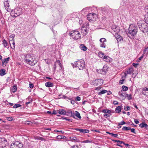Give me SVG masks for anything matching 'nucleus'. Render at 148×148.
I'll list each match as a JSON object with an SVG mask.
<instances>
[{"label": "nucleus", "instance_id": "nucleus-1", "mask_svg": "<svg viewBox=\"0 0 148 148\" xmlns=\"http://www.w3.org/2000/svg\"><path fill=\"white\" fill-rule=\"evenodd\" d=\"M24 62L31 66H34L37 63L35 56L32 54H27L24 55Z\"/></svg>", "mask_w": 148, "mask_h": 148}, {"label": "nucleus", "instance_id": "nucleus-2", "mask_svg": "<svg viewBox=\"0 0 148 148\" xmlns=\"http://www.w3.org/2000/svg\"><path fill=\"white\" fill-rule=\"evenodd\" d=\"M137 32V29L136 27L134 24L130 25L128 29V32L127 35L129 37L131 36H134Z\"/></svg>", "mask_w": 148, "mask_h": 148}, {"label": "nucleus", "instance_id": "nucleus-3", "mask_svg": "<svg viewBox=\"0 0 148 148\" xmlns=\"http://www.w3.org/2000/svg\"><path fill=\"white\" fill-rule=\"evenodd\" d=\"M75 67L78 68L79 70H83L85 67L84 61L82 60H77V61L74 62Z\"/></svg>", "mask_w": 148, "mask_h": 148}, {"label": "nucleus", "instance_id": "nucleus-4", "mask_svg": "<svg viewBox=\"0 0 148 148\" xmlns=\"http://www.w3.org/2000/svg\"><path fill=\"white\" fill-rule=\"evenodd\" d=\"M142 21L138 22L137 24L140 29L144 33L148 32V25L147 23H142Z\"/></svg>", "mask_w": 148, "mask_h": 148}, {"label": "nucleus", "instance_id": "nucleus-5", "mask_svg": "<svg viewBox=\"0 0 148 148\" xmlns=\"http://www.w3.org/2000/svg\"><path fill=\"white\" fill-rule=\"evenodd\" d=\"M22 13V9L18 8L12 10L11 15L12 17H16L19 16Z\"/></svg>", "mask_w": 148, "mask_h": 148}, {"label": "nucleus", "instance_id": "nucleus-6", "mask_svg": "<svg viewBox=\"0 0 148 148\" xmlns=\"http://www.w3.org/2000/svg\"><path fill=\"white\" fill-rule=\"evenodd\" d=\"M23 144L21 142L15 141L10 145V148H22Z\"/></svg>", "mask_w": 148, "mask_h": 148}, {"label": "nucleus", "instance_id": "nucleus-7", "mask_svg": "<svg viewBox=\"0 0 148 148\" xmlns=\"http://www.w3.org/2000/svg\"><path fill=\"white\" fill-rule=\"evenodd\" d=\"M69 36L73 37H81V35L79 32L77 30L71 31L69 33Z\"/></svg>", "mask_w": 148, "mask_h": 148}, {"label": "nucleus", "instance_id": "nucleus-8", "mask_svg": "<svg viewBox=\"0 0 148 148\" xmlns=\"http://www.w3.org/2000/svg\"><path fill=\"white\" fill-rule=\"evenodd\" d=\"M7 144V141L6 139L0 138V148L5 147Z\"/></svg>", "mask_w": 148, "mask_h": 148}, {"label": "nucleus", "instance_id": "nucleus-9", "mask_svg": "<svg viewBox=\"0 0 148 148\" xmlns=\"http://www.w3.org/2000/svg\"><path fill=\"white\" fill-rule=\"evenodd\" d=\"M103 80L101 79H98L93 80L92 83L95 86H100L101 85V83H103Z\"/></svg>", "mask_w": 148, "mask_h": 148}, {"label": "nucleus", "instance_id": "nucleus-10", "mask_svg": "<svg viewBox=\"0 0 148 148\" xmlns=\"http://www.w3.org/2000/svg\"><path fill=\"white\" fill-rule=\"evenodd\" d=\"M108 70L107 66L106 65H104L102 69H99L98 71V72L102 75H104L107 72Z\"/></svg>", "mask_w": 148, "mask_h": 148}, {"label": "nucleus", "instance_id": "nucleus-11", "mask_svg": "<svg viewBox=\"0 0 148 148\" xmlns=\"http://www.w3.org/2000/svg\"><path fill=\"white\" fill-rule=\"evenodd\" d=\"M74 130H75L79 131L80 133L85 134L88 133L89 132V130L87 129H80L78 128H75Z\"/></svg>", "mask_w": 148, "mask_h": 148}, {"label": "nucleus", "instance_id": "nucleus-12", "mask_svg": "<svg viewBox=\"0 0 148 148\" xmlns=\"http://www.w3.org/2000/svg\"><path fill=\"white\" fill-rule=\"evenodd\" d=\"M4 6L7 11L8 12L10 11V8L9 1L8 0H6L4 2Z\"/></svg>", "mask_w": 148, "mask_h": 148}, {"label": "nucleus", "instance_id": "nucleus-13", "mask_svg": "<svg viewBox=\"0 0 148 148\" xmlns=\"http://www.w3.org/2000/svg\"><path fill=\"white\" fill-rule=\"evenodd\" d=\"M65 115L67 116H70L71 117H72L74 118H75L74 113L71 110H67L66 111Z\"/></svg>", "mask_w": 148, "mask_h": 148}, {"label": "nucleus", "instance_id": "nucleus-14", "mask_svg": "<svg viewBox=\"0 0 148 148\" xmlns=\"http://www.w3.org/2000/svg\"><path fill=\"white\" fill-rule=\"evenodd\" d=\"M99 40L101 43L100 47H101L105 48L106 46L105 43V42H106V39L104 38H102L100 39Z\"/></svg>", "mask_w": 148, "mask_h": 148}, {"label": "nucleus", "instance_id": "nucleus-15", "mask_svg": "<svg viewBox=\"0 0 148 148\" xmlns=\"http://www.w3.org/2000/svg\"><path fill=\"white\" fill-rule=\"evenodd\" d=\"M94 14L93 13L92 14V13H90L87 15V19L89 21L91 22L92 21H94Z\"/></svg>", "mask_w": 148, "mask_h": 148}, {"label": "nucleus", "instance_id": "nucleus-16", "mask_svg": "<svg viewBox=\"0 0 148 148\" xmlns=\"http://www.w3.org/2000/svg\"><path fill=\"white\" fill-rule=\"evenodd\" d=\"M81 33L83 36H85L87 34V32L86 27H82L81 28Z\"/></svg>", "mask_w": 148, "mask_h": 148}, {"label": "nucleus", "instance_id": "nucleus-17", "mask_svg": "<svg viewBox=\"0 0 148 148\" xmlns=\"http://www.w3.org/2000/svg\"><path fill=\"white\" fill-rule=\"evenodd\" d=\"M111 29L116 33H117L118 32H119V27L116 25L112 26L111 27Z\"/></svg>", "mask_w": 148, "mask_h": 148}, {"label": "nucleus", "instance_id": "nucleus-18", "mask_svg": "<svg viewBox=\"0 0 148 148\" xmlns=\"http://www.w3.org/2000/svg\"><path fill=\"white\" fill-rule=\"evenodd\" d=\"M103 60L107 62H110L112 60V59L109 57L108 56L105 55L103 58Z\"/></svg>", "mask_w": 148, "mask_h": 148}, {"label": "nucleus", "instance_id": "nucleus-19", "mask_svg": "<svg viewBox=\"0 0 148 148\" xmlns=\"http://www.w3.org/2000/svg\"><path fill=\"white\" fill-rule=\"evenodd\" d=\"M101 10L103 11L104 14H106L108 12V7H102L101 8Z\"/></svg>", "mask_w": 148, "mask_h": 148}, {"label": "nucleus", "instance_id": "nucleus-20", "mask_svg": "<svg viewBox=\"0 0 148 148\" xmlns=\"http://www.w3.org/2000/svg\"><path fill=\"white\" fill-rule=\"evenodd\" d=\"M71 140L72 142H79V140L77 139L76 137L71 136L70 137Z\"/></svg>", "mask_w": 148, "mask_h": 148}, {"label": "nucleus", "instance_id": "nucleus-21", "mask_svg": "<svg viewBox=\"0 0 148 148\" xmlns=\"http://www.w3.org/2000/svg\"><path fill=\"white\" fill-rule=\"evenodd\" d=\"M142 93L143 95H147L148 94V88L146 87L143 88L142 91Z\"/></svg>", "mask_w": 148, "mask_h": 148}, {"label": "nucleus", "instance_id": "nucleus-22", "mask_svg": "<svg viewBox=\"0 0 148 148\" xmlns=\"http://www.w3.org/2000/svg\"><path fill=\"white\" fill-rule=\"evenodd\" d=\"M10 59V58L8 57V58L4 59L3 60H2V64L3 65L5 64V65H6V64L8 63V62Z\"/></svg>", "mask_w": 148, "mask_h": 148}, {"label": "nucleus", "instance_id": "nucleus-23", "mask_svg": "<svg viewBox=\"0 0 148 148\" xmlns=\"http://www.w3.org/2000/svg\"><path fill=\"white\" fill-rule=\"evenodd\" d=\"M148 125L145 122H143L139 124V126L141 128H147Z\"/></svg>", "mask_w": 148, "mask_h": 148}, {"label": "nucleus", "instance_id": "nucleus-24", "mask_svg": "<svg viewBox=\"0 0 148 148\" xmlns=\"http://www.w3.org/2000/svg\"><path fill=\"white\" fill-rule=\"evenodd\" d=\"M134 71L133 68V67H131L127 71V73H125V75L127 74H130Z\"/></svg>", "mask_w": 148, "mask_h": 148}, {"label": "nucleus", "instance_id": "nucleus-25", "mask_svg": "<svg viewBox=\"0 0 148 148\" xmlns=\"http://www.w3.org/2000/svg\"><path fill=\"white\" fill-rule=\"evenodd\" d=\"M58 113L60 114L65 115L66 110L63 109H60L58 110Z\"/></svg>", "mask_w": 148, "mask_h": 148}, {"label": "nucleus", "instance_id": "nucleus-26", "mask_svg": "<svg viewBox=\"0 0 148 148\" xmlns=\"http://www.w3.org/2000/svg\"><path fill=\"white\" fill-rule=\"evenodd\" d=\"M53 83H51L50 82H46L45 84V86L47 87H53Z\"/></svg>", "mask_w": 148, "mask_h": 148}, {"label": "nucleus", "instance_id": "nucleus-27", "mask_svg": "<svg viewBox=\"0 0 148 148\" xmlns=\"http://www.w3.org/2000/svg\"><path fill=\"white\" fill-rule=\"evenodd\" d=\"M112 141H113L114 142H116L117 143H118V144L116 145L117 146L121 147H123V146L122 145H121L122 144V142H121V141L116 140H112Z\"/></svg>", "mask_w": 148, "mask_h": 148}, {"label": "nucleus", "instance_id": "nucleus-28", "mask_svg": "<svg viewBox=\"0 0 148 148\" xmlns=\"http://www.w3.org/2000/svg\"><path fill=\"white\" fill-rule=\"evenodd\" d=\"M121 108L120 106H118L116 108L115 110V112L116 113H119L121 111Z\"/></svg>", "mask_w": 148, "mask_h": 148}, {"label": "nucleus", "instance_id": "nucleus-29", "mask_svg": "<svg viewBox=\"0 0 148 148\" xmlns=\"http://www.w3.org/2000/svg\"><path fill=\"white\" fill-rule=\"evenodd\" d=\"M80 48L82 50L85 51L87 50V47L83 44H81Z\"/></svg>", "mask_w": 148, "mask_h": 148}, {"label": "nucleus", "instance_id": "nucleus-30", "mask_svg": "<svg viewBox=\"0 0 148 148\" xmlns=\"http://www.w3.org/2000/svg\"><path fill=\"white\" fill-rule=\"evenodd\" d=\"M17 88L16 86H14L11 89V91L13 93H15L17 90Z\"/></svg>", "mask_w": 148, "mask_h": 148}, {"label": "nucleus", "instance_id": "nucleus-31", "mask_svg": "<svg viewBox=\"0 0 148 148\" xmlns=\"http://www.w3.org/2000/svg\"><path fill=\"white\" fill-rule=\"evenodd\" d=\"M5 70L4 69H1L0 71V75L1 76H3L5 74Z\"/></svg>", "mask_w": 148, "mask_h": 148}, {"label": "nucleus", "instance_id": "nucleus-32", "mask_svg": "<svg viewBox=\"0 0 148 148\" xmlns=\"http://www.w3.org/2000/svg\"><path fill=\"white\" fill-rule=\"evenodd\" d=\"M105 54L103 53L101 51H100L98 53V56L101 58L103 59V57L105 56Z\"/></svg>", "mask_w": 148, "mask_h": 148}, {"label": "nucleus", "instance_id": "nucleus-33", "mask_svg": "<svg viewBox=\"0 0 148 148\" xmlns=\"http://www.w3.org/2000/svg\"><path fill=\"white\" fill-rule=\"evenodd\" d=\"M106 133L109 134L110 135L113 137L116 138L118 136V134H114L109 132H107Z\"/></svg>", "mask_w": 148, "mask_h": 148}, {"label": "nucleus", "instance_id": "nucleus-34", "mask_svg": "<svg viewBox=\"0 0 148 148\" xmlns=\"http://www.w3.org/2000/svg\"><path fill=\"white\" fill-rule=\"evenodd\" d=\"M102 112L105 113L110 114L111 112V111L110 110H108L107 109H103L102 111Z\"/></svg>", "mask_w": 148, "mask_h": 148}, {"label": "nucleus", "instance_id": "nucleus-35", "mask_svg": "<svg viewBox=\"0 0 148 148\" xmlns=\"http://www.w3.org/2000/svg\"><path fill=\"white\" fill-rule=\"evenodd\" d=\"M75 115L79 119H81V118L80 114L77 111H76L75 112V114H74V115Z\"/></svg>", "mask_w": 148, "mask_h": 148}, {"label": "nucleus", "instance_id": "nucleus-36", "mask_svg": "<svg viewBox=\"0 0 148 148\" xmlns=\"http://www.w3.org/2000/svg\"><path fill=\"white\" fill-rule=\"evenodd\" d=\"M145 23L148 24V12L145 16Z\"/></svg>", "mask_w": 148, "mask_h": 148}, {"label": "nucleus", "instance_id": "nucleus-37", "mask_svg": "<svg viewBox=\"0 0 148 148\" xmlns=\"http://www.w3.org/2000/svg\"><path fill=\"white\" fill-rule=\"evenodd\" d=\"M3 43L4 46V47H5L8 48V47H7L8 44L6 41L4 39L3 40Z\"/></svg>", "mask_w": 148, "mask_h": 148}, {"label": "nucleus", "instance_id": "nucleus-38", "mask_svg": "<svg viewBox=\"0 0 148 148\" xmlns=\"http://www.w3.org/2000/svg\"><path fill=\"white\" fill-rule=\"evenodd\" d=\"M11 38V39L12 40H11V42L12 41V44L13 45V47H11V48L12 49H14L15 47V43L14 41V38Z\"/></svg>", "mask_w": 148, "mask_h": 148}, {"label": "nucleus", "instance_id": "nucleus-39", "mask_svg": "<svg viewBox=\"0 0 148 148\" xmlns=\"http://www.w3.org/2000/svg\"><path fill=\"white\" fill-rule=\"evenodd\" d=\"M107 92V91L106 90H102L100 92H99L98 94L99 95H101L102 94L106 93Z\"/></svg>", "mask_w": 148, "mask_h": 148}, {"label": "nucleus", "instance_id": "nucleus-40", "mask_svg": "<svg viewBox=\"0 0 148 148\" xmlns=\"http://www.w3.org/2000/svg\"><path fill=\"white\" fill-rule=\"evenodd\" d=\"M116 40H117L118 42H121L123 41L122 38H116Z\"/></svg>", "mask_w": 148, "mask_h": 148}, {"label": "nucleus", "instance_id": "nucleus-41", "mask_svg": "<svg viewBox=\"0 0 148 148\" xmlns=\"http://www.w3.org/2000/svg\"><path fill=\"white\" fill-rule=\"evenodd\" d=\"M122 89L123 91H125L128 90V87L125 86H123L122 87Z\"/></svg>", "mask_w": 148, "mask_h": 148}, {"label": "nucleus", "instance_id": "nucleus-42", "mask_svg": "<svg viewBox=\"0 0 148 148\" xmlns=\"http://www.w3.org/2000/svg\"><path fill=\"white\" fill-rule=\"evenodd\" d=\"M130 127H128L126 126L122 128L123 131H128L130 130Z\"/></svg>", "mask_w": 148, "mask_h": 148}, {"label": "nucleus", "instance_id": "nucleus-43", "mask_svg": "<svg viewBox=\"0 0 148 148\" xmlns=\"http://www.w3.org/2000/svg\"><path fill=\"white\" fill-rule=\"evenodd\" d=\"M126 98L127 97L128 100L132 99V96L131 95H128L127 94H126Z\"/></svg>", "mask_w": 148, "mask_h": 148}, {"label": "nucleus", "instance_id": "nucleus-44", "mask_svg": "<svg viewBox=\"0 0 148 148\" xmlns=\"http://www.w3.org/2000/svg\"><path fill=\"white\" fill-rule=\"evenodd\" d=\"M57 138L58 139H64L66 137L63 135H58L57 136Z\"/></svg>", "mask_w": 148, "mask_h": 148}, {"label": "nucleus", "instance_id": "nucleus-45", "mask_svg": "<svg viewBox=\"0 0 148 148\" xmlns=\"http://www.w3.org/2000/svg\"><path fill=\"white\" fill-rule=\"evenodd\" d=\"M130 108L129 106H126L124 107V109L126 111H128L130 109Z\"/></svg>", "mask_w": 148, "mask_h": 148}, {"label": "nucleus", "instance_id": "nucleus-46", "mask_svg": "<svg viewBox=\"0 0 148 148\" xmlns=\"http://www.w3.org/2000/svg\"><path fill=\"white\" fill-rule=\"evenodd\" d=\"M55 63H57L59 65L60 67H61V68L62 67V64L61 63L60 60H56V62Z\"/></svg>", "mask_w": 148, "mask_h": 148}, {"label": "nucleus", "instance_id": "nucleus-47", "mask_svg": "<svg viewBox=\"0 0 148 148\" xmlns=\"http://www.w3.org/2000/svg\"><path fill=\"white\" fill-rule=\"evenodd\" d=\"M92 142V140H84L82 141L83 143H91Z\"/></svg>", "mask_w": 148, "mask_h": 148}, {"label": "nucleus", "instance_id": "nucleus-48", "mask_svg": "<svg viewBox=\"0 0 148 148\" xmlns=\"http://www.w3.org/2000/svg\"><path fill=\"white\" fill-rule=\"evenodd\" d=\"M144 56V54H143L140 58H139L137 60V62H139L140 60L143 58Z\"/></svg>", "mask_w": 148, "mask_h": 148}, {"label": "nucleus", "instance_id": "nucleus-49", "mask_svg": "<svg viewBox=\"0 0 148 148\" xmlns=\"http://www.w3.org/2000/svg\"><path fill=\"white\" fill-rule=\"evenodd\" d=\"M21 106V105L19 104H15L14 106L13 107L14 108H16L18 107H20Z\"/></svg>", "mask_w": 148, "mask_h": 148}, {"label": "nucleus", "instance_id": "nucleus-50", "mask_svg": "<svg viewBox=\"0 0 148 148\" xmlns=\"http://www.w3.org/2000/svg\"><path fill=\"white\" fill-rule=\"evenodd\" d=\"M130 130H131V131L134 134H136V132H135V130L134 128H130Z\"/></svg>", "mask_w": 148, "mask_h": 148}, {"label": "nucleus", "instance_id": "nucleus-51", "mask_svg": "<svg viewBox=\"0 0 148 148\" xmlns=\"http://www.w3.org/2000/svg\"><path fill=\"white\" fill-rule=\"evenodd\" d=\"M90 8V7H87L85 8H84L83 9L82 11H84V12H86V11L89 10Z\"/></svg>", "mask_w": 148, "mask_h": 148}, {"label": "nucleus", "instance_id": "nucleus-52", "mask_svg": "<svg viewBox=\"0 0 148 148\" xmlns=\"http://www.w3.org/2000/svg\"><path fill=\"white\" fill-rule=\"evenodd\" d=\"M125 124V121H122L119 123L118 126H119V125H123Z\"/></svg>", "mask_w": 148, "mask_h": 148}, {"label": "nucleus", "instance_id": "nucleus-53", "mask_svg": "<svg viewBox=\"0 0 148 148\" xmlns=\"http://www.w3.org/2000/svg\"><path fill=\"white\" fill-rule=\"evenodd\" d=\"M138 64H139L138 63H133L132 64L133 66L136 68L137 67V66L138 65Z\"/></svg>", "mask_w": 148, "mask_h": 148}, {"label": "nucleus", "instance_id": "nucleus-54", "mask_svg": "<svg viewBox=\"0 0 148 148\" xmlns=\"http://www.w3.org/2000/svg\"><path fill=\"white\" fill-rule=\"evenodd\" d=\"M123 91H122V90H121V91L119 92L118 94L120 96H122L123 95Z\"/></svg>", "mask_w": 148, "mask_h": 148}, {"label": "nucleus", "instance_id": "nucleus-55", "mask_svg": "<svg viewBox=\"0 0 148 148\" xmlns=\"http://www.w3.org/2000/svg\"><path fill=\"white\" fill-rule=\"evenodd\" d=\"M145 10L146 12H148V5L145 7Z\"/></svg>", "mask_w": 148, "mask_h": 148}, {"label": "nucleus", "instance_id": "nucleus-56", "mask_svg": "<svg viewBox=\"0 0 148 148\" xmlns=\"http://www.w3.org/2000/svg\"><path fill=\"white\" fill-rule=\"evenodd\" d=\"M81 100V98L80 97L77 96L76 97L75 99L76 101H79Z\"/></svg>", "mask_w": 148, "mask_h": 148}, {"label": "nucleus", "instance_id": "nucleus-57", "mask_svg": "<svg viewBox=\"0 0 148 148\" xmlns=\"http://www.w3.org/2000/svg\"><path fill=\"white\" fill-rule=\"evenodd\" d=\"M58 113V112L57 111H56L55 110H54L53 111L52 114H57Z\"/></svg>", "mask_w": 148, "mask_h": 148}, {"label": "nucleus", "instance_id": "nucleus-58", "mask_svg": "<svg viewBox=\"0 0 148 148\" xmlns=\"http://www.w3.org/2000/svg\"><path fill=\"white\" fill-rule=\"evenodd\" d=\"M124 79H122V80H120L119 81V83L120 84H123V82L124 81Z\"/></svg>", "mask_w": 148, "mask_h": 148}, {"label": "nucleus", "instance_id": "nucleus-59", "mask_svg": "<svg viewBox=\"0 0 148 148\" xmlns=\"http://www.w3.org/2000/svg\"><path fill=\"white\" fill-rule=\"evenodd\" d=\"M64 119L66 121H71V122L72 121V120L71 119H67V118L66 117H64Z\"/></svg>", "mask_w": 148, "mask_h": 148}, {"label": "nucleus", "instance_id": "nucleus-60", "mask_svg": "<svg viewBox=\"0 0 148 148\" xmlns=\"http://www.w3.org/2000/svg\"><path fill=\"white\" fill-rule=\"evenodd\" d=\"M7 120L9 121H12V120L13 119L12 117H8L7 118Z\"/></svg>", "mask_w": 148, "mask_h": 148}, {"label": "nucleus", "instance_id": "nucleus-61", "mask_svg": "<svg viewBox=\"0 0 148 148\" xmlns=\"http://www.w3.org/2000/svg\"><path fill=\"white\" fill-rule=\"evenodd\" d=\"M29 85L30 88H32L34 87V85L33 84L30 83L29 84Z\"/></svg>", "mask_w": 148, "mask_h": 148}, {"label": "nucleus", "instance_id": "nucleus-62", "mask_svg": "<svg viewBox=\"0 0 148 148\" xmlns=\"http://www.w3.org/2000/svg\"><path fill=\"white\" fill-rule=\"evenodd\" d=\"M113 103L115 105H116L118 104V102L116 101H113Z\"/></svg>", "mask_w": 148, "mask_h": 148}, {"label": "nucleus", "instance_id": "nucleus-63", "mask_svg": "<svg viewBox=\"0 0 148 148\" xmlns=\"http://www.w3.org/2000/svg\"><path fill=\"white\" fill-rule=\"evenodd\" d=\"M104 117H105V118H107L109 116V115L108 114H106V113H105V114H104Z\"/></svg>", "mask_w": 148, "mask_h": 148}, {"label": "nucleus", "instance_id": "nucleus-64", "mask_svg": "<svg viewBox=\"0 0 148 148\" xmlns=\"http://www.w3.org/2000/svg\"><path fill=\"white\" fill-rule=\"evenodd\" d=\"M119 98L121 100H124L125 99L122 96H120Z\"/></svg>", "mask_w": 148, "mask_h": 148}]
</instances>
